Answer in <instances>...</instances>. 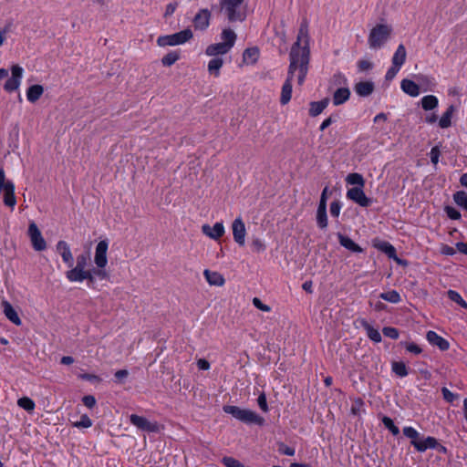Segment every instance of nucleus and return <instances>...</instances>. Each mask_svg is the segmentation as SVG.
I'll return each instance as SVG.
<instances>
[{"label":"nucleus","instance_id":"nucleus-46","mask_svg":"<svg viewBox=\"0 0 467 467\" xmlns=\"http://www.w3.org/2000/svg\"><path fill=\"white\" fill-rule=\"evenodd\" d=\"M382 422H383L384 426H385L387 429H389V431H390L393 435H395V436H396V435H398V434L400 433V430H399V428L394 424L393 420H392L390 418H389V417H387V416L383 417V419H382Z\"/></svg>","mask_w":467,"mask_h":467},{"label":"nucleus","instance_id":"nucleus-39","mask_svg":"<svg viewBox=\"0 0 467 467\" xmlns=\"http://www.w3.org/2000/svg\"><path fill=\"white\" fill-rule=\"evenodd\" d=\"M379 297L382 298L385 301L397 304L400 302L401 297L400 295L396 290H390L388 292L381 293L379 295Z\"/></svg>","mask_w":467,"mask_h":467},{"label":"nucleus","instance_id":"nucleus-27","mask_svg":"<svg viewBox=\"0 0 467 467\" xmlns=\"http://www.w3.org/2000/svg\"><path fill=\"white\" fill-rule=\"evenodd\" d=\"M406 57H407L406 48L403 44H400L392 57V59H391L392 65L401 67L402 65L406 61Z\"/></svg>","mask_w":467,"mask_h":467},{"label":"nucleus","instance_id":"nucleus-9","mask_svg":"<svg viewBox=\"0 0 467 467\" xmlns=\"http://www.w3.org/2000/svg\"><path fill=\"white\" fill-rule=\"evenodd\" d=\"M11 77L4 84L5 91L11 93L19 89L24 75V69L18 64H14L10 67Z\"/></svg>","mask_w":467,"mask_h":467},{"label":"nucleus","instance_id":"nucleus-35","mask_svg":"<svg viewBox=\"0 0 467 467\" xmlns=\"http://www.w3.org/2000/svg\"><path fill=\"white\" fill-rule=\"evenodd\" d=\"M362 326L365 328L367 336L368 337L369 339L376 343L381 341V335L378 329L374 328L367 321H362Z\"/></svg>","mask_w":467,"mask_h":467},{"label":"nucleus","instance_id":"nucleus-41","mask_svg":"<svg viewBox=\"0 0 467 467\" xmlns=\"http://www.w3.org/2000/svg\"><path fill=\"white\" fill-rule=\"evenodd\" d=\"M17 405L28 412L33 411L36 407L34 400L28 397L20 398L17 400Z\"/></svg>","mask_w":467,"mask_h":467},{"label":"nucleus","instance_id":"nucleus-1","mask_svg":"<svg viewBox=\"0 0 467 467\" xmlns=\"http://www.w3.org/2000/svg\"><path fill=\"white\" fill-rule=\"evenodd\" d=\"M308 23L303 21L300 25L296 41L289 53V67L287 78L293 80L296 78L297 84L302 86L308 72L310 60Z\"/></svg>","mask_w":467,"mask_h":467},{"label":"nucleus","instance_id":"nucleus-50","mask_svg":"<svg viewBox=\"0 0 467 467\" xmlns=\"http://www.w3.org/2000/svg\"><path fill=\"white\" fill-rule=\"evenodd\" d=\"M253 305L261 311L270 312L271 307L268 305L264 304L258 297L253 298Z\"/></svg>","mask_w":467,"mask_h":467},{"label":"nucleus","instance_id":"nucleus-20","mask_svg":"<svg viewBox=\"0 0 467 467\" xmlns=\"http://www.w3.org/2000/svg\"><path fill=\"white\" fill-rule=\"evenodd\" d=\"M205 280L210 285L223 286L225 284V279L220 273L205 269L203 271Z\"/></svg>","mask_w":467,"mask_h":467},{"label":"nucleus","instance_id":"nucleus-3","mask_svg":"<svg viewBox=\"0 0 467 467\" xmlns=\"http://www.w3.org/2000/svg\"><path fill=\"white\" fill-rule=\"evenodd\" d=\"M222 42L209 45L205 49L208 57H221L227 54L236 41L235 33L229 28L223 29L221 35Z\"/></svg>","mask_w":467,"mask_h":467},{"label":"nucleus","instance_id":"nucleus-11","mask_svg":"<svg viewBox=\"0 0 467 467\" xmlns=\"http://www.w3.org/2000/svg\"><path fill=\"white\" fill-rule=\"evenodd\" d=\"M27 234L35 251L40 252L47 249V242L36 223L31 222L29 223Z\"/></svg>","mask_w":467,"mask_h":467},{"label":"nucleus","instance_id":"nucleus-32","mask_svg":"<svg viewBox=\"0 0 467 467\" xmlns=\"http://www.w3.org/2000/svg\"><path fill=\"white\" fill-rule=\"evenodd\" d=\"M455 107L453 105H450L446 111L442 114L441 119H439V126L441 129H447L451 125V119L455 112Z\"/></svg>","mask_w":467,"mask_h":467},{"label":"nucleus","instance_id":"nucleus-2","mask_svg":"<svg viewBox=\"0 0 467 467\" xmlns=\"http://www.w3.org/2000/svg\"><path fill=\"white\" fill-rule=\"evenodd\" d=\"M393 28L388 24H377L374 26L368 36V45L370 49L377 50L382 48L391 37Z\"/></svg>","mask_w":467,"mask_h":467},{"label":"nucleus","instance_id":"nucleus-64","mask_svg":"<svg viewBox=\"0 0 467 467\" xmlns=\"http://www.w3.org/2000/svg\"><path fill=\"white\" fill-rule=\"evenodd\" d=\"M280 451L282 453L288 456H293L295 454V450L287 446H284V448L280 449Z\"/></svg>","mask_w":467,"mask_h":467},{"label":"nucleus","instance_id":"nucleus-44","mask_svg":"<svg viewBox=\"0 0 467 467\" xmlns=\"http://www.w3.org/2000/svg\"><path fill=\"white\" fill-rule=\"evenodd\" d=\"M403 434L410 439L411 444L414 446V442L419 441L420 433L412 427H404Z\"/></svg>","mask_w":467,"mask_h":467},{"label":"nucleus","instance_id":"nucleus-17","mask_svg":"<svg viewBox=\"0 0 467 467\" xmlns=\"http://www.w3.org/2000/svg\"><path fill=\"white\" fill-rule=\"evenodd\" d=\"M56 250L62 257V260L68 267L73 265V254L69 244L66 241H58L56 244Z\"/></svg>","mask_w":467,"mask_h":467},{"label":"nucleus","instance_id":"nucleus-34","mask_svg":"<svg viewBox=\"0 0 467 467\" xmlns=\"http://www.w3.org/2000/svg\"><path fill=\"white\" fill-rule=\"evenodd\" d=\"M420 104L424 110H432L438 107L439 100L434 95H427L420 99Z\"/></svg>","mask_w":467,"mask_h":467},{"label":"nucleus","instance_id":"nucleus-48","mask_svg":"<svg viewBox=\"0 0 467 467\" xmlns=\"http://www.w3.org/2000/svg\"><path fill=\"white\" fill-rule=\"evenodd\" d=\"M357 66L360 72H365L370 70L373 67V64L368 59H360L358 61Z\"/></svg>","mask_w":467,"mask_h":467},{"label":"nucleus","instance_id":"nucleus-45","mask_svg":"<svg viewBox=\"0 0 467 467\" xmlns=\"http://www.w3.org/2000/svg\"><path fill=\"white\" fill-rule=\"evenodd\" d=\"M447 295H448V297L451 301L459 304L461 306H462L464 308H467V303L462 299V297L461 296V295L458 292H456L454 290H449L447 292Z\"/></svg>","mask_w":467,"mask_h":467},{"label":"nucleus","instance_id":"nucleus-8","mask_svg":"<svg viewBox=\"0 0 467 467\" xmlns=\"http://www.w3.org/2000/svg\"><path fill=\"white\" fill-rule=\"evenodd\" d=\"M244 0H221L222 9H223L230 21L243 20L244 13L242 12V5Z\"/></svg>","mask_w":467,"mask_h":467},{"label":"nucleus","instance_id":"nucleus-49","mask_svg":"<svg viewBox=\"0 0 467 467\" xmlns=\"http://www.w3.org/2000/svg\"><path fill=\"white\" fill-rule=\"evenodd\" d=\"M382 332H383L384 336H386L388 337H390L393 339H397L399 337V331L395 327H384L382 329Z\"/></svg>","mask_w":467,"mask_h":467},{"label":"nucleus","instance_id":"nucleus-16","mask_svg":"<svg viewBox=\"0 0 467 467\" xmlns=\"http://www.w3.org/2000/svg\"><path fill=\"white\" fill-rule=\"evenodd\" d=\"M202 232L203 234L213 240L220 239L225 233L224 225L222 222L216 223L213 226L209 224H203L202 226Z\"/></svg>","mask_w":467,"mask_h":467},{"label":"nucleus","instance_id":"nucleus-43","mask_svg":"<svg viewBox=\"0 0 467 467\" xmlns=\"http://www.w3.org/2000/svg\"><path fill=\"white\" fill-rule=\"evenodd\" d=\"M453 200L457 205L467 211V193L465 192L460 191L455 192L453 195Z\"/></svg>","mask_w":467,"mask_h":467},{"label":"nucleus","instance_id":"nucleus-5","mask_svg":"<svg viewBox=\"0 0 467 467\" xmlns=\"http://www.w3.org/2000/svg\"><path fill=\"white\" fill-rule=\"evenodd\" d=\"M108 249L109 242L107 240L99 241L95 248L94 263L98 270H95L94 274L101 279L107 277L105 267L108 265Z\"/></svg>","mask_w":467,"mask_h":467},{"label":"nucleus","instance_id":"nucleus-6","mask_svg":"<svg viewBox=\"0 0 467 467\" xmlns=\"http://www.w3.org/2000/svg\"><path fill=\"white\" fill-rule=\"evenodd\" d=\"M0 193L3 195V202L5 205L14 210L16 204V198L15 195V184L5 178V173L3 168L0 169Z\"/></svg>","mask_w":467,"mask_h":467},{"label":"nucleus","instance_id":"nucleus-63","mask_svg":"<svg viewBox=\"0 0 467 467\" xmlns=\"http://www.w3.org/2000/svg\"><path fill=\"white\" fill-rule=\"evenodd\" d=\"M313 283L312 281H306L303 285H302V288L307 292V293H312L313 292Z\"/></svg>","mask_w":467,"mask_h":467},{"label":"nucleus","instance_id":"nucleus-57","mask_svg":"<svg viewBox=\"0 0 467 467\" xmlns=\"http://www.w3.org/2000/svg\"><path fill=\"white\" fill-rule=\"evenodd\" d=\"M405 348L409 352H411L416 355L420 354L422 351L421 348L415 343H408L405 345Z\"/></svg>","mask_w":467,"mask_h":467},{"label":"nucleus","instance_id":"nucleus-55","mask_svg":"<svg viewBox=\"0 0 467 467\" xmlns=\"http://www.w3.org/2000/svg\"><path fill=\"white\" fill-rule=\"evenodd\" d=\"M82 401H83L84 405L89 409L93 408L96 404V399L92 395L84 396L82 399Z\"/></svg>","mask_w":467,"mask_h":467},{"label":"nucleus","instance_id":"nucleus-23","mask_svg":"<svg viewBox=\"0 0 467 467\" xmlns=\"http://www.w3.org/2000/svg\"><path fill=\"white\" fill-rule=\"evenodd\" d=\"M375 88L372 81H360L354 87L355 92L360 97H368L373 93Z\"/></svg>","mask_w":467,"mask_h":467},{"label":"nucleus","instance_id":"nucleus-30","mask_svg":"<svg viewBox=\"0 0 467 467\" xmlns=\"http://www.w3.org/2000/svg\"><path fill=\"white\" fill-rule=\"evenodd\" d=\"M292 98V79L289 78H286L285 83L283 84L282 89H281V96H280V103L282 105H286Z\"/></svg>","mask_w":467,"mask_h":467},{"label":"nucleus","instance_id":"nucleus-40","mask_svg":"<svg viewBox=\"0 0 467 467\" xmlns=\"http://www.w3.org/2000/svg\"><path fill=\"white\" fill-rule=\"evenodd\" d=\"M180 58V55L176 51H171L161 58V63L165 67H171Z\"/></svg>","mask_w":467,"mask_h":467},{"label":"nucleus","instance_id":"nucleus-54","mask_svg":"<svg viewBox=\"0 0 467 467\" xmlns=\"http://www.w3.org/2000/svg\"><path fill=\"white\" fill-rule=\"evenodd\" d=\"M400 67H396V66H393V65H392V66L388 69V71H387V73H386V76H385L386 79H387V80H391V79H393V78L396 77V75L398 74V72L400 71Z\"/></svg>","mask_w":467,"mask_h":467},{"label":"nucleus","instance_id":"nucleus-25","mask_svg":"<svg viewBox=\"0 0 467 467\" xmlns=\"http://www.w3.org/2000/svg\"><path fill=\"white\" fill-rule=\"evenodd\" d=\"M437 446V441L433 437L421 438L419 437V441L414 442V447L418 451H425L427 449H433Z\"/></svg>","mask_w":467,"mask_h":467},{"label":"nucleus","instance_id":"nucleus-51","mask_svg":"<svg viewBox=\"0 0 467 467\" xmlns=\"http://www.w3.org/2000/svg\"><path fill=\"white\" fill-rule=\"evenodd\" d=\"M257 404L264 412H267L269 410L266 401V396L264 392L258 396Z\"/></svg>","mask_w":467,"mask_h":467},{"label":"nucleus","instance_id":"nucleus-7","mask_svg":"<svg viewBox=\"0 0 467 467\" xmlns=\"http://www.w3.org/2000/svg\"><path fill=\"white\" fill-rule=\"evenodd\" d=\"M192 37V31L187 28L175 34L159 36L157 44L159 47L178 46L190 41Z\"/></svg>","mask_w":467,"mask_h":467},{"label":"nucleus","instance_id":"nucleus-24","mask_svg":"<svg viewBox=\"0 0 467 467\" xmlns=\"http://www.w3.org/2000/svg\"><path fill=\"white\" fill-rule=\"evenodd\" d=\"M401 90L410 97H418L420 95V87L414 81L405 78L400 83Z\"/></svg>","mask_w":467,"mask_h":467},{"label":"nucleus","instance_id":"nucleus-56","mask_svg":"<svg viewBox=\"0 0 467 467\" xmlns=\"http://www.w3.org/2000/svg\"><path fill=\"white\" fill-rule=\"evenodd\" d=\"M327 194H328V187L326 186L321 193L318 207L327 208Z\"/></svg>","mask_w":467,"mask_h":467},{"label":"nucleus","instance_id":"nucleus-42","mask_svg":"<svg viewBox=\"0 0 467 467\" xmlns=\"http://www.w3.org/2000/svg\"><path fill=\"white\" fill-rule=\"evenodd\" d=\"M92 424H93L92 420L86 414L81 415L79 420H76V421L72 422V425L78 429H80V428L88 429V428H90L92 426Z\"/></svg>","mask_w":467,"mask_h":467},{"label":"nucleus","instance_id":"nucleus-21","mask_svg":"<svg viewBox=\"0 0 467 467\" xmlns=\"http://www.w3.org/2000/svg\"><path fill=\"white\" fill-rule=\"evenodd\" d=\"M430 344L438 347L441 350H447L450 348L449 342L434 331H429L426 335Z\"/></svg>","mask_w":467,"mask_h":467},{"label":"nucleus","instance_id":"nucleus-36","mask_svg":"<svg viewBox=\"0 0 467 467\" xmlns=\"http://www.w3.org/2000/svg\"><path fill=\"white\" fill-rule=\"evenodd\" d=\"M346 182L348 184L357 185V187H364L365 185L364 178L361 174L357 172L349 173L346 177Z\"/></svg>","mask_w":467,"mask_h":467},{"label":"nucleus","instance_id":"nucleus-12","mask_svg":"<svg viewBox=\"0 0 467 467\" xmlns=\"http://www.w3.org/2000/svg\"><path fill=\"white\" fill-rule=\"evenodd\" d=\"M130 420L131 424L136 426L138 429L148 431V432H157L160 431V425L157 422H150L146 418L142 416H139L137 414H131L130 416Z\"/></svg>","mask_w":467,"mask_h":467},{"label":"nucleus","instance_id":"nucleus-29","mask_svg":"<svg viewBox=\"0 0 467 467\" xmlns=\"http://www.w3.org/2000/svg\"><path fill=\"white\" fill-rule=\"evenodd\" d=\"M350 90L348 88H339L333 94V104L335 106L341 105L348 100Z\"/></svg>","mask_w":467,"mask_h":467},{"label":"nucleus","instance_id":"nucleus-18","mask_svg":"<svg viewBox=\"0 0 467 467\" xmlns=\"http://www.w3.org/2000/svg\"><path fill=\"white\" fill-rule=\"evenodd\" d=\"M211 13L208 9L200 10L193 18L195 29L204 30L209 26Z\"/></svg>","mask_w":467,"mask_h":467},{"label":"nucleus","instance_id":"nucleus-62","mask_svg":"<svg viewBox=\"0 0 467 467\" xmlns=\"http://www.w3.org/2000/svg\"><path fill=\"white\" fill-rule=\"evenodd\" d=\"M441 254H446V255H452L455 254V251L454 249L451 247V246H449V245H443L441 247Z\"/></svg>","mask_w":467,"mask_h":467},{"label":"nucleus","instance_id":"nucleus-31","mask_svg":"<svg viewBox=\"0 0 467 467\" xmlns=\"http://www.w3.org/2000/svg\"><path fill=\"white\" fill-rule=\"evenodd\" d=\"M329 99L327 98L320 101H313L310 103L309 114L312 117H317L327 107Z\"/></svg>","mask_w":467,"mask_h":467},{"label":"nucleus","instance_id":"nucleus-4","mask_svg":"<svg viewBox=\"0 0 467 467\" xmlns=\"http://www.w3.org/2000/svg\"><path fill=\"white\" fill-rule=\"evenodd\" d=\"M223 410L225 413L231 414L234 418L244 423L255 424L258 426L265 424V419L254 410L233 405H225Z\"/></svg>","mask_w":467,"mask_h":467},{"label":"nucleus","instance_id":"nucleus-19","mask_svg":"<svg viewBox=\"0 0 467 467\" xmlns=\"http://www.w3.org/2000/svg\"><path fill=\"white\" fill-rule=\"evenodd\" d=\"M2 307L3 312L8 320H10L13 324L16 326H20L22 324V321L17 312L8 301H2Z\"/></svg>","mask_w":467,"mask_h":467},{"label":"nucleus","instance_id":"nucleus-14","mask_svg":"<svg viewBox=\"0 0 467 467\" xmlns=\"http://www.w3.org/2000/svg\"><path fill=\"white\" fill-rule=\"evenodd\" d=\"M347 198L361 207H368L371 204V200L366 196L363 187H353L348 189L347 192Z\"/></svg>","mask_w":467,"mask_h":467},{"label":"nucleus","instance_id":"nucleus-28","mask_svg":"<svg viewBox=\"0 0 467 467\" xmlns=\"http://www.w3.org/2000/svg\"><path fill=\"white\" fill-rule=\"evenodd\" d=\"M44 93V88L41 85L36 84L30 86L26 90V99L29 102H36Z\"/></svg>","mask_w":467,"mask_h":467},{"label":"nucleus","instance_id":"nucleus-53","mask_svg":"<svg viewBox=\"0 0 467 467\" xmlns=\"http://www.w3.org/2000/svg\"><path fill=\"white\" fill-rule=\"evenodd\" d=\"M445 211H446L448 217L452 220H458L461 218V213L453 207L448 206L445 208Z\"/></svg>","mask_w":467,"mask_h":467},{"label":"nucleus","instance_id":"nucleus-58","mask_svg":"<svg viewBox=\"0 0 467 467\" xmlns=\"http://www.w3.org/2000/svg\"><path fill=\"white\" fill-rule=\"evenodd\" d=\"M441 391L444 400H446L448 402H452L458 397L446 388H443Z\"/></svg>","mask_w":467,"mask_h":467},{"label":"nucleus","instance_id":"nucleus-59","mask_svg":"<svg viewBox=\"0 0 467 467\" xmlns=\"http://www.w3.org/2000/svg\"><path fill=\"white\" fill-rule=\"evenodd\" d=\"M431 162L436 165L439 161V157H440V150L437 147H434L431 150Z\"/></svg>","mask_w":467,"mask_h":467},{"label":"nucleus","instance_id":"nucleus-26","mask_svg":"<svg viewBox=\"0 0 467 467\" xmlns=\"http://www.w3.org/2000/svg\"><path fill=\"white\" fill-rule=\"evenodd\" d=\"M339 244L353 253H362L363 249L349 237L341 234H337Z\"/></svg>","mask_w":467,"mask_h":467},{"label":"nucleus","instance_id":"nucleus-37","mask_svg":"<svg viewBox=\"0 0 467 467\" xmlns=\"http://www.w3.org/2000/svg\"><path fill=\"white\" fill-rule=\"evenodd\" d=\"M317 225L321 229H325L327 227V208L317 207Z\"/></svg>","mask_w":467,"mask_h":467},{"label":"nucleus","instance_id":"nucleus-10","mask_svg":"<svg viewBox=\"0 0 467 467\" xmlns=\"http://www.w3.org/2000/svg\"><path fill=\"white\" fill-rule=\"evenodd\" d=\"M69 268L66 272V277L71 283H82L85 280L93 282L95 279L96 275L94 271L82 270L73 265Z\"/></svg>","mask_w":467,"mask_h":467},{"label":"nucleus","instance_id":"nucleus-15","mask_svg":"<svg viewBox=\"0 0 467 467\" xmlns=\"http://www.w3.org/2000/svg\"><path fill=\"white\" fill-rule=\"evenodd\" d=\"M372 245L376 249L386 254L389 258L394 259L398 264L406 265V263L403 260L400 259L397 256L395 247L389 242L382 241V240L376 238L372 241Z\"/></svg>","mask_w":467,"mask_h":467},{"label":"nucleus","instance_id":"nucleus-38","mask_svg":"<svg viewBox=\"0 0 467 467\" xmlns=\"http://www.w3.org/2000/svg\"><path fill=\"white\" fill-rule=\"evenodd\" d=\"M392 371L399 377L403 378L408 375V368L402 361H393L391 363Z\"/></svg>","mask_w":467,"mask_h":467},{"label":"nucleus","instance_id":"nucleus-33","mask_svg":"<svg viewBox=\"0 0 467 467\" xmlns=\"http://www.w3.org/2000/svg\"><path fill=\"white\" fill-rule=\"evenodd\" d=\"M259 57V50L257 47H251L244 50L243 54V61L248 65L256 63Z\"/></svg>","mask_w":467,"mask_h":467},{"label":"nucleus","instance_id":"nucleus-52","mask_svg":"<svg viewBox=\"0 0 467 467\" xmlns=\"http://www.w3.org/2000/svg\"><path fill=\"white\" fill-rule=\"evenodd\" d=\"M341 211V203L339 201H334L330 204V213L334 217H338Z\"/></svg>","mask_w":467,"mask_h":467},{"label":"nucleus","instance_id":"nucleus-60","mask_svg":"<svg viewBox=\"0 0 467 467\" xmlns=\"http://www.w3.org/2000/svg\"><path fill=\"white\" fill-rule=\"evenodd\" d=\"M252 245L255 251H264L265 249V245L258 238L253 240Z\"/></svg>","mask_w":467,"mask_h":467},{"label":"nucleus","instance_id":"nucleus-61","mask_svg":"<svg viewBox=\"0 0 467 467\" xmlns=\"http://www.w3.org/2000/svg\"><path fill=\"white\" fill-rule=\"evenodd\" d=\"M197 367L201 370H208L210 368V363L204 358H199L197 360Z\"/></svg>","mask_w":467,"mask_h":467},{"label":"nucleus","instance_id":"nucleus-22","mask_svg":"<svg viewBox=\"0 0 467 467\" xmlns=\"http://www.w3.org/2000/svg\"><path fill=\"white\" fill-rule=\"evenodd\" d=\"M224 64V60L221 57H213V58L208 62L207 70L210 75L214 78H219L221 74V68Z\"/></svg>","mask_w":467,"mask_h":467},{"label":"nucleus","instance_id":"nucleus-47","mask_svg":"<svg viewBox=\"0 0 467 467\" xmlns=\"http://www.w3.org/2000/svg\"><path fill=\"white\" fill-rule=\"evenodd\" d=\"M88 263V256L87 254H81L77 256V262H76V267L82 269V270H88L87 265Z\"/></svg>","mask_w":467,"mask_h":467},{"label":"nucleus","instance_id":"nucleus-13","mask_svg":"<svg viewBox=\"0 0 467 467\" xmlns=\"http://www.w3.org/2000/svg\"><path fill=\"white\" fill-rule=\"evenodd\" d=\"M233 237L240 246L245 244L246 228L241 217L235 218L232 223Z\"/></svg>","mask_w":467,"mask_h":467}]
</instances>
